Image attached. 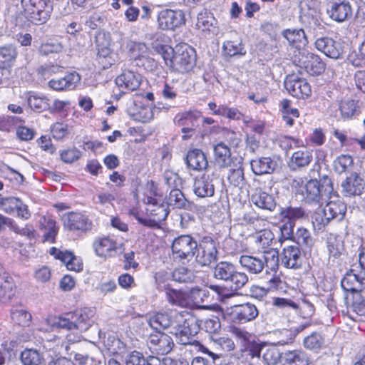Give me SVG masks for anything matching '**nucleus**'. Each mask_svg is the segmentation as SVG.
Returning <instances> with one entry per match:
<instances>
[{"mask_svg": "<svg viewBox=\"0 0 365 365\" xmlns=\"http://www.w3.org/2000/svg\"><path fill=\"white\" fill-rule=\"evenodd\" d=\"M290 185L296 197L299 201L309 204H319L327 202L331 198H337L332 180L328 177L324 178L320 181L312 179L306 183L302 178H295L292 180Z\"/></svg>", "mask_w": 365, "mask_h": 365, "instance_id": "nucleus-1", "label": "nucleus"}, {"mask_svg": "<svg viewBox=\"0 0 365 365\" xmlns=\"http://www.w3.org/2000/svg\"><path fill=\"white\" fill-rule=\"evenodd\" d=\"M153 48L161 55L168 66L180 73L190 71L195 65V51L187 43L178 44L175 48L166 45H158Z\"/></svg>", "mask_w": 365, "mask_h": 365, "instance_id": "nucleus-2", "label": "nucleus"}, {"mask_svg": "<svg viewBox=\"0 0 365 365\" xmlns=\"http://www.w3.org/2000/svg\"><path fill=\"white\" fill-rule=\"evenodd\" d=\"M279 252L275 249H269L257 256L242 255L239 257L241 267L251 274H259L264 269L265 273H276L279 268Z\"/></svg>", "mask_w": 365, "mask_h": 365, "instance_id": "nucleus-3", "label": "nucleus"}, {"mask_svg": "<svg viewBox=\"0 0 365 365\" xmlns=\"http://www.w3.org/2000/svg\"><path fill=\"white\" fill-rule=\"evenodd\" d=\"M95 311L91 308L76 309L73 313H68L66 317H59L56 324L68 330L77 329L80 331H87L95 322Z\"/></svg>", "mask_w": 365, "mask_h": 365, "instance_id": "nucleus-4", "label": "nucleus"}, {"mask_svg": "<svg viewBox=\"0 0 365 365\" xmlns=\"http://www.w3.org/2000/svg\"><path fill=\"white\" fill-rule=\"evenodd\" d=\"M25 16L33 24H45L51 16L53 4L50 0H21Z\"/></svg>", "mask_w": 365, "mask_h": 365, "instance_id": "nucleus-5", "label": "nucleus"}, {"mask_svg": "<svg viewBox=\"0 0 365 365\" xmlns=\"http://www.w3.org/2000/svg\"><path fill=\"white\" fill-rule=\"evenodd\" d=\"M198 244L189 235L175 237L172 242L171 250L175 261L182 264L190 262L195 256Z\"/></svg>", "mask_w": 365, "mask_h": 365, "instance_id": "nucleus-6", "label": "nucleus"}, {"mask_svg": "<svg viewBox=\"0 0 365 365\" xmlns=\"http://www.w3.org/2000/svg\"><path fill=\"white\" fill-rule=\"evenodd\" d=\"M199 327L193 319H185L182 324H178L175 334L178 342L183 345L190 344L199 348L203 353L211 355L212 353L198 341L192 337L197 333Z\"/></svg>", "mask_w": 365, "mask_h": 365, "instance_id": "nucleus-7", "label": "nucleus"}, {"mask_svg": "<svg viewBox=\"0 0 365 365\" xmlns=\"http://www.w3.org/2000/svg\"><path fill=\"white\" fill-rule=\"evenodd\" d=\"M195 255L196 262L202 266H210L217 260V244L210 236L202 238Z\"/></svg>", "mask_w": 365, "mask_h": 365, "instance_id": "nucleus-8", "label": "nucleus"}, {"mask_svg": "<svg viewBox=\"0 0 365 365\" xmlns=\"http://www.w3.org/2000/svg\"><path fill=\"white\" fill-rule=\"evenodd\" d=\"M65 229L78 233H86L92 229L91 220L81 212H69L62 217Z\"/></svg>", "mask_w": 365, "mask_h": 365, "instance_id": "nucleus-9", "label": "nucleus"}, {"mask_svg": "<svg viewBox=\"0 0 365 365\" xmlns=\"http://www.w3.org/2000/svg\"><path fill=\"white\" fill-rule=\"evenodd\" d=\"M228 310V314L232 322L239 324L251 322L259 314L257 307L250 302L234 305Z\"/></svg>", "mask_w": 365, "mask_h": 365, "instance_id": "nucleus-10", "label": "nucleus"}, {"mask_svg": "<svg viewBox=\"0 0 365 365\" xmlns=\"http://www.w3.org/2000/svg\"><path fill=\"white\" fill-rule=\"evenodd\" d=\"M284 87L292 96L305 98L312 93L309 83L304 78L295 75H289L284 80Z\"/></svg>", "mask_w": 365, "mask_h": 365, "instance_id": "nucleus-11", "label": "nucleus"}, {"mask_svg": "<svg viewBox=\"0 0 365 365\" xmlns=\"http://www.w3.org/2000/svg\"><path fill=\"white\" fill-rule=\"evenodd\" d=\"M327 14L332 20L343 22L352 16L353 10L347 0H331Z\"/></svg>", "mask_w": 365, "mask_h": 365, "instance_id": "nucleus-12", "label": "nucleus"}, {"mask_svg": "<svg viewBox=\"0 0 365 365\" xmlns=\"http://www.w3.org/2000/svg\"><path fill=\"white\" fill-rule=\"evenodd\" d=\"M158 22L161 29L173 30L185 24V16L182 11L164 9L159 13Z\"/></svg>", "mask_w": 365, "mask_h": 365, "instance_id": "nucleus-13", "label": "nucleus"}, {"mask_svg": "<svg viewBox=\"0 0 365 365\" xmlns=\"http://www.w3.org/2000/svg\"><path fill=\"white\" fill-rule=\"evenodd\" d=\"M149 344L152 351L160 355L170 353L174 346L173 339L169 335L161 332L150 335Z\"/></svg>", "mask_w": 365, "mask_h": 365, "instance_id": "nucleus-14", "label": "nucleus"}, {"mask_svg": "<svg viewBox=\"0 0 365 365\" xmlns=\"http://www.w3.org/2000/svg\"><path fill=\"white\" fill-rule=\"evenodd\" d=\"M317 50L324 53L327 56L338 59L343 53L341 44L329 37H321L315 41Z\"/></svg>", "mask_w": 365, "mask_h": 365, "instance_id": "nucleus-15", "label": "nucleus"}, {"mask_svg": "<svg viewBox=\"0 0 365 365\" xmlns=\"http://www.w3.org/2000/svg\"><path fill=\"white\" fill-rule=\"evenodd\" d=\"M342 193L346 197L360 195L365 188V180L356 173H352L341 183Z\"/></svg>", "mask_w": 365, "mask_h": 365, "instance_id": "nucleus-16", "label": "nucleus"}, {"mask_svg": "<svg viewBox=\"0 0 365 365\" xmlns=\"http://www.w3.org/2000/svg\"><path fill=\"white\" fill-rule=\"evenodd\" d=\"M50 255L64 263L68 269L80 272L83 269L81 259L69 251H61L56 247L50 249Z\"/></svg>", "mask_w": 365, "mask_h": 365, "instance_id": "nucleus-17", "label": "nucleus"}, {"mask_svg": "<svg viewBox=\"0 0 365 365\" xmlns=\"http://www.w3.org/2000/svg\"><path fill=\"white\" fill-rule=\"evenodd\" d=\"M282 263L290 269H298L302 266V257L298 245H289L283 249Z\"/></svg>", "mask_w": 365, "mask_h": 365, "instance_id": "nucleus-18", "label": "nucleus"}, {"mask_svg": "<svg viewBox=\"0 0 365 365\" xmlns=\"http://www.w3.org/2000/svg\"><path fill=\"white\" fill-rule=\"evenodd\" d=\"M303 58L299 61V66L304 68L308 73L315 76L324 72L325 64L319 56L307 52L303 55Z\"/></svg>", "mask_w": 365, "mask_h": 365, "instance_id": "nucleus-19", "label": "nucleus"}, {"mask_svg": "<svg viewBox=\"0 0 365 365\" xmlns=\"http://www.w3.org/2000/svg\"><path fill=\"white\" fill-rule=\"evenodd\" d=\"M187 168L194 171H202L208 166L205 153L200 149H192L187 152L185 157Z\"/></svg>", "mask_w": 365, "mask_h": 365, "instance_id": "nucleus-20", "label": "nucleus"}, {"mask_svg": "<svg viewBox=\"0 0 365 365\" xmlns=\"http://www.w3.org/2000/svg\"><path fill=\"white\" fill-rule=\"evenodd\" d=\"M81 81V76L76 72L67 73L60 78H53L48 81V86L56 91L73 89Z\"/></svg>", "mask_w": 365, "mask_h": 365, "instance_id": "nucleus-21", "label": "nucleus"}, {"mask_svg": "<svg viewBox=\"0 0 365 365\" xmlns=\"http://www.w3.org/2000/svg\"><path fill=\"white\" fill-rule=\"evenodd\" d=\"M252 172L257 175L272 173L278 166L277 161L270 157H262L251 160Z\"/></svg>", "mask_w": 365, "mask_h": 365, "instance_id": "nucleus-22", "label": "nucleus"}, {"mask_svg": "<svg viewBox=\"0 0 365 365\" xmlns=\"http://www.w3.org/2000/svg\"><path fill=\"white\" fill-rule=\"evenodd\" d=\"M118 87L124 88L126 91L137 90L141 83V76L139 73L131 71H125L115 78Z\"/></svg>", "mask_w": 365, "mask_h": 365, "instance_id": "nucleus-23", "label": "nucleus"}, {"mask_svg": "<svg viewBox=\"0 0 365 365\" xmlns=\"http://www.w3.org/2000/svg\"><path fill=\"white\" fill-rule=\"evenodd\" d=\"M215 163L220 168L232 167L233 163L230 148L223 142L215 145L214 149Z\"/></svg>", "mask_w": 365, "mask_h": 365, "instance_id": "nucleus-24", "label": "nucleus"}, {"mask_svg": "<svg viewBox=\"0 0 365 365\" xmlns=\"http://www.w3.org/2000/svg\"><path fill=\"white\" fill-rule=\"evenodd\" d=\"M193 190L200 197H212L215 193V187L209 175H202L194 181Z\"/></svg>", "mask_w": 365, "mask_h": 365, "instance_id": "nucleus-25", "label": "nucleus"}, {"mask_svg": "<svg viewBox=\"0 0 365 365\" xmlns=\"http://www.w3.org/2000/svg\"><path fill=\"white\" fill-rule=\"evenodd\" d=\"M176 317V312L157 313L150 317L148 324L151 328L160 332V329H165L170 327Z\"/></svg>", "mask_w": 365, "mask_h": 365, "instance_id": "nucleus-26", "label": "nucleus"}, {"mask_svg": "<svg viewBox=\"0 0 365 365\" xmlns=\"http://www.w3.org/2000/svg\"><path fill=\"white\" fill-rule=\"evenodd\" d=\"M312 160V153L307 148H303L292 155L289 166L292 170H297L308 166Z\"/></svg>", "mask_w": 365, "mask_h": 365, "instance_id": "nucleus-27", "label": "nucleus"}, {"mask_svg": "<svg viewBox=\"0 0 365 365\" xmlns=\"http://www.w3.org/2000/svg\"><path fill=\"white\" fill-rule=\"evenodd\" d=\"M40 229L43 232V242L53 243L58 232L56 222L51 216H43L40 220Z\"/></svg>", "mask_w": 365, "mask_h": 365, "instance_id": "nucleus-28", "label": "nucleus"}, {"mask_svg": "<svg viewBox=\"0 0 365 365\" xmlns=\"http://www.w3.org/2000/svg\"><path fill=\"white\" fill-rule=\"evenodd\" d=\"M282 359L287 365H309L307 354L301 349L287 351L282 354Z\"/></svg>", "mask_w": 365, "mask_h": 365, "instance_id": "nucleus-29", "label": "nucleus"}, {"mask_svg": "<svg viewBox=\"0 0 365 365\" xmlns=\"http://www.w3.org/2000/svg\"><path fill=\"white\" fill-rule=\"evenodd\" d=\"M168 205L176 209L191 210L192 203L187 200L180 189H172L168 198Z\"/></svg>", "mask_w": 365, "mask_h": 365, "instance_id": "nucleus-30", "label": "nucleus"}, {"mask_svg": "<svg viewBox=\"0 0 365 365\" xmlns=\"http://www.w3.org/2000/svg\"><path fill=\"white\" fill-rule=\"evenodd\" d=\"M116 245V242L109 237L98 239L93 243L96 255L103 257L110 256L112 252L115 251Z\"/></svg>", "mask_w": 365, "mask_h": 365, "instance_id": "nucleus-31", "label": "nucleus"}, {"mask_svg": "<svg viewBox=\"0 0 365 365\" xmlns=\"http://www.w3.org/2000/svg\"><path fill=\"white\" fill-rule=\"evenodd\" d=\"M252 202L257 207L268 210H273L276 207V202L272 195L266 192L256 190L252 195Z\"/></svg>", "mask_w": 365, "mask_h": 365, "instance_id": "nucleus-32", "label": "nucleus"}, {"mask_svg": "<svg viewBox=\"0 0 365 365\" xmlns=\"http://www.w3.org/2000/svg\"><path fill=\"white\" fill-rule=\"evenodd\" d=\"M331 220H341L346 213V206L340 200H331L324 207Z\"/></svg>", "mask_w": 365, "mask_h": 365, "instance_id": "nucleus-33", "label": "nucleus"}, {"mask_svg": "<svg viewBox=\"0 0 365 365\" xmlns=\"http://www.w3.org/2000/svg\"><path fill=\"white\" fill-rule=\"evenodd\" d=\"M282 36L286 38L290 45L301 46L307 43L305 33L302 29H287L282 31Z\"/></svg>", "mask_w": 365, "mask_h": 365, "instance_id": "nucleus-34", "label": "nucleus"}, {"mask_svg": "<svg viewBox=\"0 0 365 365\" xmlns=\"http://www.w3.org/2000/svg\"><path fill=\"white\" fill-rule=\"evenodd\" d=\"M236 266L226 261L218 262L213 270V276L215 279L227 282L229 278L232 275Z\"/></svg>", "mask_w": 365, "mask_h": 365, "instance_id": "nucleus-35", "label": "nucleus"}, {"mask_svg": "<svg viewBox=\"0 0 365 365\" xmlns=\"http://www.w3.org/2000/svg\"><path fill=\"white\" fill-rule=\"evenodd\" d=\"M27 102L29 106L35 112L41 113L48 110L49 108V98L43 95H38L35 93H30Z\"/></svg>", "mask_w": 365, "mask_h": 365, "instance_id": "nucleus-36", "label": "nucleus"}, {"mask_svg": "<svg viewBox=\"0 0 365 365\" xmlns=\"http://www.w3.org/2000/svg\"><path fill=\"white\" fill-rule=\"evenodd\" d=\"M227 180L235 187L242 188L246 185L247 180L245 178L244 168L242 164L234 165L233 168L230 169Z\"/></svg>", "mask_w": 365, "mask_h": 365, "instance_id": "nucleus-37", "label": "nucleus"}, {"mask_svg": "<svg viewBox=\"0 0 365 365\" xmlns=\"http://www.w3.org/2000/svg\"><path fill=\"white\" fill-rule=\"evenodd\" d=\"M118 59V54L113 52L109 47L102 46L98 48V61L104 69L108 68L115 64Z\"/></svg>", "mask_w": 365, "mask_h": 365, "instance_id": "nucleus-38", "label": "nucleus"}, {"mask_svg": "<svg viewBox=\"0 0 365 365\" xmlns=\"http://www.w3.org/2000/svg\"><path fill=\"white\" fill-rule=\"evenodd\" d=\"M324 344V339L321 333L313 331L303 339L305 349L315 352L319 351Z\"/></svg>", "mask_w": 365, "mask_h": 365, "instance_id": "nucleus-39", "label": "nucleus"}, {"mask_svg": "<svg viewBox=\"0 0 365 365\" xmlns=\"http://www.w3.org/2000/svg\"><path fill=\"white\" fill-rule=\"evenodd\" d=\"M342 289L346 292H358L363 289L362 281L355 274H346L341 282Z\"/></svg>", "mask_w": 365, "mask_h": 365, "instance_id": "nucleus-40", "label": "nucleus"}, {"mask_svg": "<svg viewBox=\"0 0 365 365\" xmlns=\"http://www.w3.org/2000/svg\"><path fill=\"white\" fill-rule=\"evenodd\" d=\"M130 56L134 59L145 58L148 54V48L146 44L142 42H136L129 40L126 43Z\"/></svg>", "mask_w": 365, "mask_h": 365, "instance_id": "nucleus-41", "label": "nucleus"}, {"mask_svg": "<svg viewBox=\"0 0 365 365\" xmlns=\"http://www.w3.org/2000/svg\"><path fill=\"white\" fill-rule=\"evenodd\" d=\"M280 216L282 220H284L287 222H294V225H295L297 220L304 217L305 212L301 207L289 206L281 210Z\"/></svg>", "mask_w": 365, "mask_h": 365, "instance_id": "nucleus-42", "label": "nucleus"}, {"mask_svg": "<svg viewBox=\"0 0 365 365\" xmlns=\"http://www.w3.org/2000/svg\"><path fill=\"white\" fill-rule=\"evenodd\" d=\"M343 247V242L337 235L330 233L327 237V248L330 257H338Z\"/></svg>", "mask_w": 365, "mask_h": 365, "instance_id": "nucleus-43", "label": "nucleus"}, {"mask_svg": "<svg viewBox=\"0 0 365 365\" xmlns=\"http://www.w3.org/2000/svg\"><path fill=\"white\" fill-rule=\"evenodd\" d=\"M20 358L24 365H41L43 361L42 354L33 349L24 350Z\"/></svg>", "mask_w": 365, "mask_h": 365, "instance_id": "nucleus-44", "label": "nucleus"}, {"mask_svg": "<svg viewBox=\"0 0 365 365\" xmlns=\"http://www.w3.org/2000/svg\"><path fill=\"white\" fill-rule=\"evenodd\" d=\"M197 117L190 111L178 113L174 118V123L181 128H195Z\"/></svg>", "mask_w": 365, "mask_h": 365, "instance_id": "nucleus-45", "label": "nucleus"}, {"mask_svg": "<svg viewBox=\"0 0 365 365\" xmlns=\"http://www.w3.org/2000/svg\"><path fill=\"white\" fill-rule=\"evenodd\" d=\"M248 280V275L245 272L238 271L236 268L226 283L232 290L237 291L245 287Z\"/></svg>", "mask_w": 365, "mask_h": 365, "instance_id": "nucleus-46", "label": "nucleus"}, {"mask_svg": "<svg viewBox=\"0 0 365 365\" xmlns=\"http://www.w3.org/2000/svg\"><path fill=\"white\" fill-rule=\"evenodd\" d=\"M17 56L16 48L12 45L0 47V67L6 68L15 60Z\"/></svg>", "mask_w": 365, "mask_h": 365, "instance_id": "nucleus-47", "label": "nucleus"}, {"mask_svg": "<svg viewBox=\"0 0 365 365\" xmlns=\"http://www.w3.org/2000/svg\"><path fill=\"white\" fill-rule=\"evenodd\" d=\"M11 320L21 326H28L31 320V314L26 309L13 307L11 309Z\"/></svg>", "mask_w": 365, "mask_h": 365, "instance_id": "nucleus-48", "label": "nucleus"}, {"mask_svg": "<svg viewBox=\"0 0 365 365\" xmlns=\"http://www.w3.org/2000/svg\"><path fill=\"white\" fill-rule=\"evenodd\" d=\"M309 326L310 324L306 323L304 324H300L294 329L282 330L280 334L282 337L278 341V344L284 345L292 343L299 333L302 332Z\"/></svg>", "mask_w": 365, "mask_h": 365, "instance_id": "nucleus-49", "label": "nucleus"}, {"mask_svg": "<svg viewBox=\"0 0 365 365\" xmlns=\"http://www.w3.org/2000/svg\"><path fill=\"white\" fill-rule=\"evenodd\" d=\"M217 20L212 14L205 11L198 14L196 26L202 31H210L211 28L215 27Z\"/></svg>", "mask_w": 365, "mask_h": 365, "instance_id": "nucleus-50", "label": "nucleus"}, {"mask_svg": "<svg viewBox=\"0 0 365 365\" xmlns=\"http://www.w3.org/2000/svg\"><path fill=\"white\" fill-rule=\"evenodd\" d=\"M20 200L16 197H4L0 194V210L6 214L14 215Z\"/></svg>", "mask_w": 365, "mask_h": 365, "instance_id": "nucleus-51", "label": "nucleus"}, {"mask_svg": "<svg viewBox=\"0 0 365 365\" xmlns=\"http://www.w3.org/2000/svg\"><path fill=\"white\" fill-rule=\"evenodd\" d=\"M193 272L184 267H180L174 269L172 273V279L180 283H190L194 280Z\"/></svg>", "mask_w": 365, "mask_h": 365, "instance_id": "nucleus-52", "label": "nucleus"}, {"mask_svg": "<svg viewBox=\"0 0 365 365\" xmlns=\"http://www.w3.org/2000/svg\"><path fill=\"white\" fill-rule=\"evenodd\" d=\"M339 110L344 118H351L358 114L356 103L351 99L341 101L339 104Z\"/></svg>", "mask_w": 365, "mask_h": 365, "instance_id": "nucleus-53", "label": "nucleus"}, {"mask_svg": "<svg viewBox=\"0 0 365 365\" xmlns=\"http://www.w3.org/2000/svg\"><path fill=\"white\" fill-rule=\"evenodd\" d=\"M225 55L234 56L236 55L243 56L246 51L238 41H226L222 46Z\"/></svg>", "mask_w": 365, "mask_h": 365, "instance_id": "nucleus-54", "label": "nucleus"}, {"mask_svg": "<svg viewBox=\"0 0 365 365\" xmlns=\"http://www.w3.org/2000/svg\"><path fill=\"white\" fill-rule=\"evenodd\" d=\"M274 239V235L269 230H262L255 236V242L258 249H264L269 246Z\"/></svg>", "mask_w": 365, "mask_h": 365, "instance_id": "nucleus-55", "label": "nucleus"}, {"mask_svg": "<svg viewBox=\"0 0 365 365\" xmlns=\"http://www.w3.org/2000/svg\"><path fill=\"white\" fill-rule=\"evenodd\" d=\"M295 239L297 245L304 246L306 248H310L314 245V240L309 231L304 227L298 228Z\"/></svg>", "mask_w": 365, "mask_h": 365, "instance_id": "nucleus-56", "label": "nucleus"}, {"mask_svg": "<svg viewBox=\"0 0 365 365\" xmlns=\"http://www.w3.org/2000/svg\"><path fill=\"white\" fill-rule=\"evenodd\" d=\"M262 358L268 365H275L279 359L282 358V355L274 346H264Z\"/></svg>", "mask_w": 365, "mask_h": 365, "instance_id": "nucleus-57", "label": "nucleus"}, {"mask_svg": "<svg viewBox=\"0 0 365 365\" xmlns=\"http://www.w3.org/2000/svg\"><path fill=\"white\" fill-rule=\"evenodd\" d=\"M353 164V159L350 155H341L334 162L335 171L339 173H345Z\"/></svg>", "mask_w": 365, "mask_h": 365, "instance_id": "nucleus-58", "label": "nucleus"}, {"mask_svg": "<svg viewBox=\"0 0 365 365\" xmlns=\"http://www.w3.org/2000/svg\"><path fill=\"white\" fill-rule=\"evenodd\" d=\"M312 220L313 224L317 226L318 229L325 227L331 220L327 211H325L324 207L316 211L313 215Z\"/></svg>", "mask_w": 365, "mask_h": 365, "instance_id": "nucleus-59", "label": "nucleus"}, {"mask_svg": "<svg viewBox=\"0 0 365 365\" xmlns=\"http://www.w3.org/2000/svg\"><path fill=\"white\" fill-rule=\"evenodd\" d=\"M215 115H222L232 120H240L242 116L238 109L228 108L225 106H218L217 110L215 111Z\"/></svg>", "mask_w": 365, "mask_h": 365, "instance_id": "nucleus-60", "label": "nucleus"}, {"mask_svg": "<svg viewBox=\"0 0 365 365\" xmlns=\"http://www.w3.org/2000/svg\"><path fill=\"white\" fill-rule=\"evenodd\" d=\"M165 183L173 189H180L182 185V180L180 176L170 170H166L163 175Z\"/></svg>", "mask_w": 365, "mask_h": 365, "instance_id": "nucleus-61", "label": "nucleus"}, {"mask_svg": "<svg viewBox=\"0 0 365 365\" xmlns=\"http://www.w3.org/2000/svg\"><path fill=\"white\" fill-rule=\"evenodd\" d=\"M166 298L174 305L183 307L185 304L184 293L180 291L170 289L166 292Z\"/></svg>", "mask_w": 365, "mask_h": 365, "instance_id": "nucleus-62", "label": "nucleus"}, {"mask_svg": "<svg viewBox=\"0 0 365 365\" xmlns=\"http://www.w3.org/2000/svg\"><path fill=\"white\" fill-rule=\"evenodd\" d=\"M63 51V46L61 43L55 42H46L41 45L39 47V52L41 54L47 56L51 53H59Z\"/></svg>", "mask_w": 365, "mask_h": 365, "instance_id": "nucleus-63", "label": "nucleus"}, {"mask_svg": "<svg viewBox=\"0 0 365 365\" xmlns=\"http://www.w3.org/2000/svg\"><path fill=\"white\" fill-rule=\"evenodd\" d=\"M125 364L126 365H151L143 354L137 351H133L128 355Z\"/></svg>", "mask_w": 365, "mask_h": 365, "instance_id": "nucleus-64", "label": "nucleus"}]
</instances>
